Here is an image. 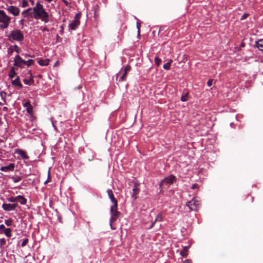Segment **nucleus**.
Here are the masks:
<instances>
[{
	"label": "nucleus",
	"instance_id": "obj_40",
	"mask_svg": "<svg viewBox=\"0 0 263 263\" xmlns=\"http://www.w3.org/2000/svg\"><path fill=\"white\" fill-rule=\"evenodd\" d=\"M213 80H209L207 82V85L208 86L211 87L212 85Z\"/></svg>",
	"mask_w": 263,
	"mask_h": 263
},
{
	"label": "nucleus",
	"instance_id": "obj_37",
	"mask_svg": "<svg viewBox=\"0 0 263 263\" xmlns=\"http://www.w3.org/2000/svg\"><path fill=\"white\" fill-rule=\"evenodd\" d=\"M136 25H137V28L138 29V34H139L140 32L141 24L139 20H138V21H137Z\"/></svg>",
	"mask_w": 263,
	"mask_h": 263
},
{
	"label": "nucleus",
	"instance_id": "obj_21",
	"mask_svg": "<svg viewBox=\"0 0 263 263\" xmlns=\"http://www.w3.org/2000/svg\"><path fill=\"white\" fill-rule=\"evenodd\" d=\"M39 64L41 66H47L49 63V60L48 59H39L37 61Z\"/></svg>",
	"mask_w": 263,
	"mask_h": 263
},
{
	"label": "nucleus",
	"instance_id": "obj_5",
	"mask_svg": "<svg viewBox=\"0 0 263 263\" xmlns=\"http://www.w3.org/2000/svg\"><path fill=\"white\" fill-rule=\"evenodd\" d=\"M176 180V177L173 175H171L168 177L165 178L160 184V187L168 188L170 185L172 184Z\"/></svg>",
	"mask_w": 263,
	"mask_h": 263
},
{
	"label": "nucleus",
	"instance_id": "obj_42",
	"mask_svg": "<svg viewBox=\"0 0 263 263\" xmlns=\"http://www.w3.org/2000/svg\"><path fill=\"white\" fill-rule=\"evenodd\" d=\"M5 229L6 228L4 224L0 225V231H4Z\"/></svg>",
	"mask_w": 263,
	"mask_h": 263
},
{
	"label": "nucleus",
	"instance_id": "obj_4",
	"mask_svg": "<svg viewBox=\"0 0 263 263\" xmlns=\"http://www.w3.org/2000/svg\"><path fill=\"white\" fill-rule=\"evenodd\" d=\"M117 206L118 205L115 206V205H113L110 207L111 217L109 222L110 228L112 230L115 229V228L112 227V223L115 222L120 215V212L117 211Z\"/></svg>",
	"mask_w": 263,
	"mask_h": 263
},
{
	"label": "nucleus",
	"instance_id": "obj_24",
	"mask_svg": "<svg viewBox=\"0 0 263 263\" xmlns=\"http://www.w3.org/2000/svg\"><path fill=\"white\" fill-rule=\"evenodd\" d=\"M187 250H188V247H184L182 250H181L180 251V255L183 256V257H185L187 256L188 255V253H187Z\"/></svg>",
	"mask_w": 263,
	"mask_h": 263
},
{
	"label": "nucleus",
	"instance_id": "obj_41",
	"mask_svg": "<svg viewBox=\"0 0 263 263\" xmlns=\"http://www.w3.org/2000/svg\"><path fill=\"white\" fill-rule=\"evenodd\" d=\"M248 16V14H247V13H245L243 14L242 16H241V20H243L245 18H246L247 17V16Z\"/></svg>",
	"mask_w": 263,
	"mask_h": 263
},
{
	"label": "nucleus",
	"instance_id": "obj_46",
	"mask_svg": "<svg viewBox=\"0 0 263 263\" xmlns=\"http://www.w3.org/2000/svg\"><path fill=\"white\" fill-rule=\"evenodd\" d=\"M156 222V221H155V220L154 221H152V224H151V226L150 227V228H152L154 227L155 223Z\"/></svg>",
	"mask_w": 263,
	"mask_h": 263
},
{
	"label": "nucleus",
	"instance_id": "obj_52",
	"mask_svg": "<svg viewBox=\"0 0 263 263\" xmlns=\"http://www.w3.org/2000/svg\"><path fill=\"white\" fill-rule=\"evenodd\" d=\"M119 73H120V72H119V73H118L117 74V80H118V77H119Z\"/></svg>",
	"mask_w": 263,
	"mask_h": 263
},
{
	"label": "nucleus",
	"instance_id": "obj_27",
	"mask_svg": "<svg viewBox=\"0 0 263 263\" xmlns=\"http://www.w3.org/2000/svg\"><path fill=\"white\" fill-rule=\"evenodd\" d=\"M172 63V60H170L169 62L164 64L163 66L164 69L166 70H168L170 69L171 63Z\"/></svg>",
	"mask_w": 263,
	"mask_h": 263
},
{
	"label": "nucleus",
	"instance_id": "obj_18",
	"mask_svg": "<svg viewBox=\"0 0 263 263\" xmlns=\"http://www.w3.org/2000/svg\"><path fill=\"white\" fill-rule=\"evenodd\" d=\"M16 202H18L22 205H25L26 204L27 199L23 196L18 195L16 196Z\"/></svg>",
	"mask_w": 263,
	"mask_h": 263
},
{
	"label": "nucleus",
	"instance_id": "obj_33",
	"mask_svg": "<svg viewBox=\"0 0 263 263\" xmlns=\"http://www.w3.org/2000/svg\"><path fill=\"white\" fill-rule=\"evenodd\" d=\"M34 61L33 60L29 59L28 61H26V63L25 65H26L27 66H29L34 64Z\"/></svg>",
	"mask_w": 263,
	"mask_h": 263
},
{
	"label": "nucleus",
	"instance_id": "obj_15",
	"mask_svg": "<svg viewBox=\"0 0 263 263\" xmlns=\"http://www.w3.org/2000/svg\"><path fill=\"white\" fill-rule=\"evenodd\" d=\"M80 24V21L78 19H74L69 25V27L71 30H75Z\"/></svg>",
	"mask_w": 263,
	"mask_h": 263
},
{
	"label": "nucleus",
	"instance_id": "obj_22",
	"mask_svg": "<svg viewBox=\"0 0 263 263\" xmlns=\"http://www.w3.org/2000/svg\"><path fill=\"white\" fill-rule=\"evenodd\" d=\"M31 10H32V9L31 8H29V9L23 11L22 12V15H23V16L24 17H27L28 15L30 16H32V14L33 13V12H30V11Z\"/></svg>",
	"mask_w": 263,
	"mask_h": 263
},
{
	"label": "nucleus",
	"instance_id": "obj_17",
	"mask_svg": "<svg viewBox=\"0 0 263 263\" xmlns=\"http://www.w3.org/2000/svg\"><path fill=\"white\" fill-rule=\"evenodd\" d=\"M140 191L139 189L138 188V185L136 183H135L134 186L133 188V195L132 197L134 198L135 199L137 198L136 195H137Z\"/></svg>",
	"mask_w": 263,
	"mask_h": 263
},
{
	"label": "nucleus",
	"instance_id": "obj_14",
	"mask_svg": "<svg viewBox=\"0 0 263 263\" xmlns=\"http://www.w3.org/2000/svg\"><path fill=\"white\" fill-rule=\"evenodd\" d=\"M24 107L26 108V111L27 113H28L30 115L32 114L33 112V107L30 104V102L29 101H26L23 105Z\"/></svg>",
	"mask_w": 263,
	"mask_h": 263
},
{
	"label": "nucleus",
	"instance_id": "obj_3",
	"mask_svg": "<svg viewBox=\"0 0 263 263\" xmlns=\"http://www.w3.org/2000/svg\"><path fill=\"white\" fill-rule=\"evenodd\" d=\"M11 18L8 16L4 10H0V28H7L10 22Z\"/></svg>",
	"mask_w": 263,
	"mask_h": 263
},
{
	"label": "nucleus",
	"instance_id": "obj_53",
	"mask_svg": "<svg viewBox=\"0 0 263 263\" xmlns=\"http://www.w3.org/2000/svg\"><path fill=\"white\" fill-rule=\"evenodd\" d=\"M30 2H31V4H32V5H33V4H34V2H33V1H31Z\"/></svg>",
	"mask_w": 263,
	"mask_h": 263
},
{
	"label": "nucleus",
	"instance_id": "obj_6",
	"mask_svg": "<svg viewBox=\"0 0 263 263\" xmlns=\"http://www.w3.org/2000/svg\"><path fill=\"white\" fill-rule=\"evenodd\" d=\"M186 205L191 210L196 211L200 205V202L196 198H194L191 201L187 202Z\"/></svg>",
	"mask_w": 263,
	"mask_h": 263
},
{
	"label": "nucleus",
	"instance_id": "obj_25",
	"mask_svg": "<svg viewBox=\"0 0 263 263\" xmlns=\"http://www.w3.org/2000/svg\"><path fill=\"white\" fill-rule=\"evenodd\" d=\"M1 233H4L8 237H10L11 236V229L10 228H7L3 232H2Z\"/></svg>",
	"mask_w": 263,
	"mask_h": 263
},
{
	"label": "nucleus",
	"instance_id": "obj_26",
	"mask_svg": "<svg viewBox=\"0 0 263 263\" xmlns=\"http://www.w3.org/2000/svg\"><path fill=\"white\" fill-rule=\"evenodd\" d=\"M10 49L11 50V52H12L13 50H14L17 53H20V52L21 51V49L16 45H15L13 46H11L10 47Z\"/></svg>",
	"mask_w": 263,
	"mask_h": 263
},
{
	"label": "nucleus",
	"instance_id": "obj_29",
	"mask_svg": "<svg viewBox=\"0 0 263 263\" xmlns=\"http://www.w3.org/2000/svg\"><path fill=\"white\" fill-rule=\"evenodd\" d=\"M14 183H17L22 180V177L20 176L12 177L11 178Z\"/></svg>",
	"mask_w": 263,
	"mask_h": 263
},
{
	"label": "nucleus",
	"instance_id": "obj_2",
	"mask_svg": "<svg viewBox=\"0 0 263 263\" xmlns=\"http://www.w3.org/2000/svg\"><path fill=\"white\" fill-rule=\"evenodd\" d=\"M9 41L12 43L14 41L22 42L24 39V34L22 31L15 29L12 31L7 36Z\"/></svg>",
	"mask_w": 263,
	"mask_h": 263
},
{
	"label": "nucleus",
	"instance_id": "obj_48",
	"mask_svg": "<svg viewBox=\"0 0 263 263\" xmlns=\"http://www.w3.org/2000/svg\"><path fill=\"white\" fill-rule=\"evenodd\" d=\"M61 31L62 33L63 32V30H64V27H63V26L62 25L61 26Z\"/></svg>",
	"mask_w": 263,
	"mask_h": 263
},
{
	"label": "nucleus",
	"instance_id": "obj_9",
	"mask_svg": "<svg viewBox=\"0 0 263 263\" xmlns=\"http://www.w3.org/2000/svg\"><path fill=\"white\" fill-rule=\"evenodd\" d=\"M7 10L14 16H17L20 13V9L16 6H10L6 8Z\"/></svg>",
	"mask_w": 263,
	"mask_h": 263
},
{
	"label": "nucleus",
	"instance_id": "obj_31",
	"mask_svg": "<svg viewBox=\"0 0 263 263\" xmlns=\"http://www.w3.org/2000/svg\"><path fill=\"white\" fill-rule=\"evenodd\" d=\"M188 92H186L185 95H182L181 97V101L182 102L186 101L188 100Z\"/></svg>",
	"mask_w": 263,
	"mask_h": 263
},
{
	"label": "nucleus",
	"instance_id": "obj_11",
	"mask_svg": "<svg viewBox=\"0 0 263 263\" xmlns=\"http://www.w3.org/2000/svg\"><path fill=\"white\" fill-rule=\"evenodd\" d=\"M15 165L13 163H9L7 166H2L0 170L2 172H13L14 170Z\"/></svg>",
	"mask_w": 263,
	"mask_h": 263
},
{
	"label": "nucleus",
	"instance_id": "obj_51",
	"mask_svg": "<svg viewBox=\"0 0 263 263\" xmlns=\"http://www.w3.org/2000/svg\"><path fill=\"white\" fill-rule=\"evenodd\" d=\"M47 2H48V3H50L51 1H52L53 0H46Z\"/></svg>",
	"mask_w": 263,
	"mask_h": 263
},
{
	"label": "nucleus",
	"instance_id": "obj_49",
	"mask_svg": "<svg viewBox=\"0 0 263 263\" xmlns=\"http://www.w3.org/2000/svg\"><path fill=\"white\" fill-rule=\"evenodd\" d=\"M59 65V61H57L54 65V66H57Z\"/></svg>",
	"mask_w": 263,
	"mask_h": 263
},
{
	"label": "nucleus",
	"instance_id": "obj_23",
	"mask_svg": "<svg viewBox=\"0 0 263 263\" xmlns=\"http://www.w3.org/2000/svg\"><path fill=\"white\" fill-rule=\"evenodd\" d=\"M256 46L260 50L263 51V40L256 42Z\"/></svg>",
	"mask_w": 263,
	"mask_h": 263
},
{
	"label": "nucleus",
	"instance_id": "obj_36",
	"mask_svg": "<svg viewBox=\"0 0 263 263\" xmlns=\"http://www.w3.org/2000/svg\"><path fill=\"white\" fill-rule=\"evenodd\" d=\"M6 242L5 238L0 239V247H3L6 244Z\"/></svg>",
	"mask_w": 263,
	"mask_h": 263
},
{
	"label": "nucleus",
	"instance_id": "obj_7",
	"mask_svg": "<svg viewBox=\"0 0 263 263\" xmlns=\"http://www.w3.org/2000/svg\"><path fill=\"white\" fill-rule=\"evenodd\" d=\"M17 205L18 204L17 203H3L2 205V208L5 211H11L14 210Z\"/></svg>",
	"mask_w": 263,
	"mask_h": 263
},
{
	"label": "nucleus",
	"instance_id": "obj_38",
	"mask_svg": "<svg viewBox=\"0 0 263 263\" xmlns=\"http://www.w3.org/2000/svg\"><path fill=\"white\" fill-rule=\"evenodd\" d=\"M28 239L27 238H26V239H24L23 240V241H22V243H21V246H22V247H25V246L27 245V243H28Z\"/></svg>",
	"mask_w": 263,
	"mask_h": 263
},
{
	"label": "nucleus",
	"instance_id": "obj_44",
	"mask_svg": "<svg viewBox=\"0 0 263 263\" xmlns=\"http://www.w3.org/2000/svg\"><path fill=\"white\" fill-rule=\"evenodd\" d=\"M183 263H192L191 260L190 259H186L183 261Z\"/></svg>",
	"mask_w": 263,
	"mask_h": 263
},
{
	"label": "nucleus",
	"instance_id": "obj_35",
	"mask_svg": "<svg viewBox=\"0 0 263 263\" xmlns=\"http://www.w3.org/2000/svg\"><path fill=\"white\" fill-rule=\"evenodd\" d=\"M5 223L7 226H11L12 224V220L11 219H7V220H5Z\"/></svg>",
	"mask_w": 263,
	"mask_h": 263
},
{
	"label": "nucleus",
	"instance_id": "obj_20",
	"mask_svg": "<svg viewBox=\"0 0 263 263\" xmlns=\"http://www.w3.org/2000/svg\"><path fill=\"white\" fill-rule=\"evenodd\" d=\"M12 84L18 87L19 88H22L23 85L21 84L19 77H17L12 82Z\"/></svg>",
	"mask_w": 263,
	"mask_h": 263
},
{
	"label": "nucleus",
	"instance_id": "obj_30",
	"mask_svg": "<svg viewBox=\"0 0 263 263\" xmlns=\"http://www.w3.org/2000/svg\"><path fill=\"white\" fill-rule=\"evenodd\" d=\"M154 61H155V64L157 66H159L161 63V60L158 57H155Z\"/></svg>",
	"mask_w": 263,
	"mask_h": 263
},
{
	"label": "nucleus",
	"instance_id": "obj_39",
	"mask_svg": "<svg viewBox=\"0 0 263 263\" xmlns=\"http://www.w3.org/2000/svg\"><path fill=\"white\" fill-rule=\"evenodd\" d=\"M50 181V171H48V178L45 181V184H47V183Z\"/></svg>",
	"mask_w": 263,
	"mask_h": 263
},
{
	"label": "nucleus",
	"instance_id": "obj_19",
	"mask_svg": "<svg viewBox=\"0 0 263 263\" xmlns=\"http://www.w3.org/2000/svg\"><path fill=\"white\" fill-rule=\"evenodd\" d=\"M29 73L30 76V79H28V80L26 79H24L23 82H24V83L25 84L30 85L34 83V80H33V78L32 74V73H31L30 71L29 72Z\"/></svg>",
	"mask_w": 263,
	"mask_h": 263
},
{
	"label": "nucleus",
	"instance_id": "obj_13",
	"mask_svg": "<svg viewBox=\"0 0 263 263\" xmlns=\"http://www.w3.org/2000/svg\"><path fill=\"white\" fill-rule=\"evenodd\" d=\"M107 193L108 196L109 198H110V200L114 203V205H115V206L118 205V201L115 198L111 190L108 189L107 190Z\"/></svg>",
	"mask_w": 263,
	"mask_h": 263
},
{
	"label": "nucleus",
	"instance_id": "obj_43",
	"mask_svg": "<svg viewBox=\"0 0 263 263\" xmlns=\"http://www.w3.org/2000/svg\"><path fill=\"white\" fill-rule=\"evenodd\" d=\"M197 187H198V185L196 183H195V184H193L191 188L193 190H195V189H197Z\"/></svg>",
	"mask_w": 263,
	"mask_h": 263
},
{
	"label": "nucleus",
	"instance_id": "obj_50",
	"mask_svg": "<svg viewBox=\"0 0 263 263\" xmlns=\"http://www.w3.org/2000/svg\"><path fill=\"white\" fill-rule=\"evenodd\" d=\"M75 19H78L79 20V14H77L76 16Z\"/></svg>",
	"mask_w": 263,
	"mask_h": 263
},
{
	"label": "nucleus",
	"instance_id": "obj_12",
	"mask_svg": "<svg viewBox=\"0 0 263 263\" xmlns=\"http://www.w3.org/2000/svg\"><path fill=\"white\" fill-rule=\"evenodd\" d=\"M15 153L19 155L23 159L28 160L29 158L26 152L23 149L18 148L16 149L15 150Z\"/></svg>",
	"mask_w": 263,
	"mask_h": 263
},
{
	"label": "nucleus",
	"instance_id": "obj_10",
	"mask_svg": "<svg viewBox=\"0 0 263 263\" xmlns=\"http://www.w3.org/2000/svg\"><path fill=\"white\" fill-rule=\"evenodd\" d=\"M130 66L127 65L124 69V73L119 78V82H122L126 80L127 72L130 71Z\"/></svg>",
	"mask_w": 263,
	"mask_h": 263
},
{
	"label": "nucleus",
	"instance_id": "obj_32",
	"mask_svg": "<svg viewBox=\"0 0 263 263\" xmlns=\"http://www.w3.org/2000/svg\"><path fill=\"white\" fill-rule=\"evenodd\" d=\"M7 200L8 201L10 202H16V197L11 196L7 198Z\"/></svg>",
	"mask_w": 263,
	"mask_h": 263
},
{
	"label": "nucleus",
	"instance_id": "obj_8",
	"mask_svg": "<svg viewBox=\"0 0 263 263\" xmlns=\"http://www.w3.org/2000/svg\"><path fill=\"white\" fill-rule=\"evenodd\" d=\"M25 63L26 61L23 60L19 55L15 57L14 63V66L22 67L23 65L25 64Z\"/></svg>",
	"mask_w": 263,
	"mask_h": 263
},
{
	"label": "nucleus",
	"instance_id": "obj_16",
	"mask_svg": "<svg viewBox=\"0 0 263 263\" xmlns=\"http://www.w3.org/2000/svg\"><path fill=\"white\" fill-rule=\"evenodd\" d=\"M93 17L94 18L97 20L99 18V11H100V8L98 5H96L93 7Z\"/></svg>",
	"mask_w": 263,
	"mask_h": 263
},
{
	"label": "nucleus",
	"instance_id": "obj_45",
	"mask_svg": "<svg viewBox=\"0 0 263 263\" xmlns=\"http://www.w3.org/2000/svg\"><path fill=\"white\" fill-rule=\"evenodd\" d=\"M42 30L44 32V31H49V29L47 27H44L43 29H42Z\"/></svg>",
	"mask_w": 263,
	"mask_h": 263
},
{
	"label": "nucleus",
	"instance_id": "obj_34",
	"mask_svg": "<svg viewBox=\"0 0 263 263\" xmlns=\"http://www.w3.org/2000/svg\"><path fill=\"white\" fill-rule=\"evenodd\" d=\"M163 218L161 213H159L156 217L155 221H162Z\"/></svg>",
	"mask_w": 263,
	"mask_h": 263
},
{
	"label": "nucleus",
	"instance_id": "obj_1",
	"mask_svg": "<svg viewBox=\"0 0 263 263\" xmlns=\"http://www.w3.org/2000/svg\"><path fill=\"white\" fill-rule=\"evenodd\" d=\"M33 17L35 20L40 19L42 21L47 23L49 21V15L45 9L44 8L43 6L37 2L35 7L32 9Z\"/></svg>",
	"mask_w": 263,
	"mask_h": 263
},
{
	"label": "nucleus",
	"instance_id": "obj_47",
	"mask_svg": "<svg viewBox=\"0 0 263 263\" xmlns=\"http://www.w3.org/2000/svg\"><path fill=\"white\" fill-rule=\"evenodd\" d=\"M3 110L4 111H7L8 110V108L7 107H4L3 108Z\"/></svg>",
	"mask_w": 263,
	"mask_h": 263
},
{
	"label": "nucleus",
	"instance_id": "obj_28",
	"mask_svg": "<svg viewBox=\"0 0 263 263\" xmlns=\"http://www.w3.org/2000/svg\"><path fill=\"white\" fill-rule=\"evenodd\" d=\"M15 72L14 71V69L13 67H12L9 72V77L10 78L12 79L15 77Z\"/></svg>",
	"mask_w": 263,
	"mask_h": 263
}]
</instances>
